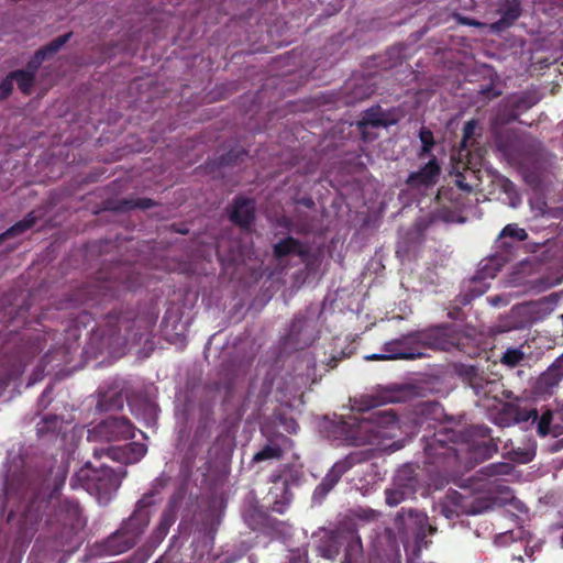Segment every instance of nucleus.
I'll list each match as a JSON object with an SVG mask.
<instances>
[{"instance_id":"e2e57ef3","label":"nucleus","mask_w":563,"mask_h":563,"mask_svg":"<svg viewBox=\"0 0 563 563\" xmlns=\"http://www.w3.org/2000/svg\"><path fill=\"white\" fill-rule=\"evenodd\" d=\"M33 57H34L35 59H37V60L40 62V64H41V65H42V63H43L45 59L49 58V56H48V55H46V53L44 52V49H43L42 47H41V48H38V49L35 52V54H34V56H33Z\"/></svg>"},{"instance_id":"13d9d810","label":"nucleus","mask_w":563,"mask_h":563,"mask_svg":"<svg viewBox=\"0 0 563 563\" xmlns=\"http://www.w3.org/2000/svg\"><path fill=\"white\" fill-rule=\"evenodd\" d=\"M207 438H209V431L207 426H199L195 431L192 442L198 443L200 440Z\"/></svg>"},{"instance_id":"0e129e2a","label":"nucleus","mask_w":563,"mask_h":563,"mask_svg":"<svg viewBox=\"0 0 563 563\" xmlns=\"http://www.w3.org/2000/svg\"><path fill=\"white\" fill-rule=\"evenodd\" d=\"M461 22H462V24L468 25V26H478V25H481L479 22H477L476 20L471 19V18H462Z\"/></svg>"},{"instance_id":"e433bc0d","label":"nucleus","mask_w":563,"mask_h":563,"mask_svg":"<svg viewBox=\"0 0 563 563\" xmlns=\"http://www.w3.org/2000/svg\"><path fill=\"white\" fill-rule=\"evenodd\" d=\"M178 499L173 496L167 504V507L162 512L157 527L168 533L170 527L174 525L177 518Z\"/></svg>"},{"instance_id":"f704fd0d","label":"nucleus","mask_w":563,"mask_h":563,"mask_svg":"<svg viewBox=\"0 0 563 563\" xmlns=\"http://www.w3.org/2000/svg\"><path fill=\"white\" fill-rule=\"evenodd\" d=\"M10 78H13L19 90L24 96H30L33 92L35 76L32 75V71H24L23 69L12 70L10 71Z\"/></svg>"},{"instance_id":"1a4fd4ad","label":"nucleus","mask_w":563,"mask_h":563,"mask_svg":"<svg viewBox=\"0 0 563 563\" xmlns=\"http://www.w3.org/2000/svg\"><path fill=\"white\" fill-rule=\"evenodd\" d=\"M135 427L125 417H108L88 431V440L112 442L134 438Z\"/></svg>"},{"instance_id":"a878e982","label":"nucleus","mask_w":563,"mask_h":563,"mask_svg":"<svg viewBox=\"0 0 563 563\" xmlns=\"http://www.w3.org/2000/svg\"><path fill=\"white\" fill-rule=\"evenodd\" d=\"M388 124L389 123L385 119L382 108L379 106H375L363 113L362 119L357 122V129L363 139L368 140L369 135L367 128H387Z\"/></svg>"},{"instance_id":"aec40b11","label":"nucleus","mask_w":563,"mask_h":563,"mask_svg":"<svg viewBox=\"0 0 563 563\" xmlns=\"http://www.w3.org/2000/svg\"><path fill=\"white\" fill-rule=\"evenodd\" d=\"M536 100L530 93H521L512 96L507 101V110L499 113L498 119L504 123L517 121L523 112L533 107Z\"/></svg>"},{"instance_id":"f8f14e48","label":"nucleus","mask_w":563,"mask_h":563,"mask_svg":"<svg viewBox=\"0 0 563 563\" xmlns=\"http://www.w3.org/2000/svg\"><path fill=\"white\" fill-rule=\"evenodd\" d=\"M536 143L533 137L521 135L514 130L495 132V145L497 150L510 162L523 159L528 148Z\"/></svg>"},{"instance_id":"49530a36","label":"nucleus","mask_w":563,"mask_h":563,"mask_svg":"<svg viewBox=\"0 0 563 563\" xmlns=\"http://www.w3.org/2000/svg\"><path fill=\"white\" fill-rule=\"evenodd\" d=\"M73 32H68L66 34L59 35L48 44L42 46L46 55L52 57L54 54L60 51V48L70 40Z\"/></svg>"},{"instance_id":"c03bdc74","label":"nucleus","mask_w":563,"mask_h":563,"mask_svg":"<svg viewBox=\"0 0 563 563\" xmlns=\"http://www.w3.org/2000/svg\"><path fill=\"white\" fill-rule=\"evenodd\" d=\"M249 153L243 148H232L228 153L221 155L219 157L218 165L219 166H231L238 163L243 162L244 157L247 156Z\"/></svg>"},{"instance_id":"412c9836","label":"nucleus","mask_w":563,"mask_h":563,"mask_svg":"<svg viewBox=\"0 0 563 563\" xmlns=\"http://www.w3.org/2000/svg\"><path fill=\"white\" fill-rule=\"evenodd\" d=\"M563 380V353L543 372L538 380L537 387L541 393L552 394Z\"/></svg>"},{"instance_id":"f3484780","label":"nucleus","mask_w":563,"mask_h":563,"mask_svg":"<svg viewBox=\"0 0 563 563\" xmlns=\"http://www.w3.org/2000/svg\"><path fill=\"white\" fill-rule=\"evenodd\" d=\"M301 477V472L295 470L290 465H284L280 471H276L272 473L269 476V482L273 484H277L279 482L284 485V494L286 501H275L273 505V511L278 514H284L286 510V507L290 503V498L286 497L288 494L290 485L297 484Z\"/></svg>"},{"instance_id":"de8ad7c7","label":"nucleus","mask_w":563,"mask_h":563,"mask_svg":"<svg viewBox=\"0 0 563 563\" xmlns=\"http://www.w3.org/2000/svg\"><path fill=\"white\" fill-rule=\"evenodd\" d=\"M73 32H68L66 34L59 35L48 44L42 46L46 55L52 57L54 54L60 51V48L70 40Z\"/></svg>"},{"instance_id":"bf43d9fd","label":"nucleus","mask_w":563,"mask_h":563,"mask_svg":"<svg viewBox=\"0 0 563 563\" xmlns=\"http://www.w3.org/2000/svg\"><path fill=\"white\" fill-rule=\"evenodd\" d=\"M366 361H393V357L389 356V353L383 352V353H374L366 355L364 357Z\"/></svg>"},{"instance_id":"69168bd1","label":"nucleus","mask_w":563,"mask_h":563,"mask_svg":"<svg viewBox=\"0 0 563 563\" xmlns=\"http://www.w3.org/2000/svg\"><path fill=\"white\" fill-rule=\"evenodd\" d=\"M300 202L309 209L314 207V201L312 198H302Z\"/></svg>"},{"instance_id":"052dcab7","label":"nucleus","mask_w":563,"mask_h":563,"mask_svg":"<svg viewBox=\"0 0 563 563\" xmlns=\"http://www.w3.org/2000/svg\"><path fill=\"white\" fill-rule=\"evenodd\" d=\"M41 67V64L37 59L34 57L31 58V60L26 65V69H23L24 71H32V75L36 76V73L38 68Z\"/></svg>"},{"instance_id":"864d4df0","label":"nucleus","mask_w":563,"mask_h":563,"mask_svg":"<svg viewBox=\"0 0 563 563\" xmlns=\"http://www.w3.org/2000/svg\"><path fill=\"white\" fill-rule=\"evenodd\" d=\"M288 563H308L307 550H294L290 551Z\"/></svg>"},{"instance_id":"423d86ee","label":"nucleus","mask_w":563,"mask_h":563,"mask_svg":"<svg viewBox=\"0 0 563 563\" xmlns=\"http://www.w3.org/2000/svg\"><path fill=\"white\" fill-rule=\"evenodd\" d=\"M168 478L159 476L154 479L147 493H145L135 504L130 517L122 521L120 528L133 539L135 544L141 536L147 529L151 521V507L156 504L155 497L159 496L166 487Z\"/></svg>"},{"instance_id":"bb28decb","label":"nucleus","mask_w":563,"mask_h":563,"mask_svg":"<svg viewBox=\"0 0 563 563\" xmlns=\"http://www.w3.org/2000/svg\"><path fill=\"white\" fill-rule=\"evenodd\" d=\"M64 417L56 413L45 415L37 423H36V434L38 438H56L63 429Z\"/></svg>"},{"instance_id":"2f4dec72","label":"nucleus","mask_w":563,"mask_h":563,"mask_svg":"<svg viewBox=\"0 0 563 563\" xmlns=\"http://www.w3.org/2000/svg\"><path fill=\"white\" fill-rule=\"evenodd\" d=\"M347 92L346 103H355L367 99L374 92V88L368 85L366 79L355 80L345 86Z\"/></svg>"},{"instance_id":"37998d69","label":"nucleus","mask_w":563,"mask_h":563,"mask_svg":"<svg viewBox=\"0 0 563 563\" xmlns=\"http://www.w3.org/2000/svg\"><path fill=\"white\" fill-rule=\"evenodd\" d=\"M419 139H420L422 145L418 153V157L424 158L431 153V151L434 146L433 133L431 130L423 126L419 131Z\"/></svg>"},{"instance_id":"c85d7f7f","label":"nucleus","mask_w":563,"mask_h":563,"mask_svg":"<svg viewBox=\"0 0 563 563\" xmlns=\"http://www.w3.org/2000/svg\"><path fill=\"white\" fill-rule=\"evenodd\" d=\"M341 545V537L334 532H329L319 540L317 552L323 559L334 560L340 553Z\"/></svg>"},{"instance_id":"0eeeda50","label":"nucleus","mask_w":563,"mask_h":563,"mask_svg":"<svg viewBox=\"0 0 563 563\" xmlns=\"http://www.w3.org/2000/svg\"><path fill=\"white\" fill-rule=\"evenodd\" d=\"M420 352L459 350L464 352V341L468 340L454 325L442 324L423 330H417Z\"/></svg>"},{"instance_id":"393cba45","label":"nucleus","mask_w":563,"mask_h":563,"mask_svg":"<svg viewBox=\"0 0 563 563\" xmlns=\"http://www.w3.org/2000/svg\"><path fill=\"white\" fill-rule=\"evenodd\" d=\"M521 1L508 0L500 9V19L489 25L490 31L494 33H501L506 31L515 24V22L521 16Z\"/></svg>"},{"instance_id":"4c0bfd02","label":"nucleus","mask_w":563,"mask_h":563,"mask_svg":"<svg viewBox=\"0 0 563 563\" xmlns=\"http://www.w3.org/2000/svg\"><path fill=\"white\" fill-rule=\"evenodd\" d=\"M385 495H386V503L389 506H397L400 503H402L404 500L415 497L412 495V489L410 487L401 488V487H398V485H395L394 482L391 484V487L387 488L385 490Z\"/></svg>"},{"instance_id":"680f3d73","label":"nucleus","mask_w":563,"mask_h":563,"mask_svg":"<svg viewBox=\"0 0 563 563\" xmlns=\"http://www.w3.org/2000/svg\"><path fill=\"white\" fill-rule=\"evenodd\" d=\"M362 545H361V540L357 539L356 541L352 542L349 544L347 549H346V554H345V560L343 563H350V552L352 550H357L360 549Z\"/></svg>"},{"instance_id":"6e6d98bb","label":"nucleus","mask_w":563,"mask_h":563,"mask_svg":"<svg viewBox=\"0 0 563 563\" xmlns=\"http://www.w3.org/2000/svg\"><path fill=\"white\" fill-rule=\"evenodd\" d=\"M476 129V121L470 120L463 126L462 144L465 145L474 135Z\"/></svg>"},{"instance_id":"c9c22d12","label":"nucleus","mask_w":563,"mask_h":563,"mask_svg":"<svg viewBox=\"0 0 563 563\" xmlns=\"http://www.w3.org/2000/svg\"><path fill=\"white\" fill-rule=\"evenodd\" d=\"M393 482L401 488L410 487L412 489V495L415 496L418 486V478L411 466H404L399 468Z\"/></svg>"},{"instance_id":"4d7b16f0","label":"nucleus","mask_w":563,"mask_h":563,"mask_svg":"<svg viewBox=\"0 0 563 563\" xmlns=\"http://www.w3.org/2000/svg\"><path fill=\"white\" fill-rule=\"evenodd\" d=\"M245 521L252 529H256V526L261 523L263 516L262 514H251L250 511L244 514Z\"/></svg>"},{"instance_id":"09e8293b","label":"nucleus","mask_w":563,"mask_h":563,"mask_svg":"<svg viewBox=\"0 0 563 563\" xmlns=\"http://www.w3.org/2000/svg\"><path fill=\"white\" fill-rule=\"evenodd\" d=\"M52 393H53V385L46 386L45 389L42 391L41 396L37 399V404H36L38 411L45 410L51 405Z\"/></svg>"},{"instance_id":"a19ab883","label":"nucleus","mask_w":563,"mask_h":563,"mask_svg":"<svg viewBox=\"0 0 563 563\" xmlns=\"http://www.w3.org/2000/svg\"><path fill=\"white\" fill-rule=\"evenodd\" d=\"M91 290L87 287L80 288L70 295L68 302L66 303V308H77L80 306L84 307H92L90 303L93 299L90 297Z\"/></svg>"},{"instance_id":"72a5a7b5","label":"nucleus","mask_w":563,"mask_h":563,"mask_svg":"<svg viewBox=\"0 0 563 563\" xmlns=\"http://www.w3.org/2000/svg\"><path fill=\"white\" fill-rule=\"evenodd\" d=\"M284 456V449L280 443L269 441L253 455V463H261L268 460H280Z\"/></svg>"},{"instance_id":"5fc2aeb1","label":"nucleus","mask_w":563,"mask_h":563,"mask_svg":"<svg viewBox=\"0 0 563 563\" xmlns=\"http://www.w3.org/2000/svg\"><path fill=\"white\" fill-rule=\"evenodd\" d=\"M511 454H512V459L519 463H528L534 456V453L529 450H518V451L512 450Z\"/></svg>"},{"instance_id":"5701e85b","label":"nucleus","mask_w":563,"mask_h":563,"mask_svg":"<svg viewBox=\"0 0 563 563\" xmlns=\"http://www.w3.org/2000/svg\"><path fill=\"white\" fill-rule=\"evenodd\" d=\"M292 254L299 256L302 262L310 256L309 249L292 236L284 238L273 245V255L278 261Z\"/></svg>"},{"instance_id":"dca6fc26","label":"nucleus","mask_w":563,"mask_h":563,"mask_svg":"<svg viewBox=\"0 0 563 563\" xmlns=\"http://www.w3.org/2000/svg\"><path fill=\"white\" fill-rule=\"evenodd\" d=\"M317 339L314 328L305 318H295L285 338V344L295 350H303L310 346Z\"/></svg>"},{"instance_id":"8fccbe9b","label":"nucleus","mask_w":563,"mask_h":563,"mask_svg":"<svg viewBox=\"0 0 563 563\" xmlns=\"http://www.w3.org/2000/svg\"><path fill=\"white\" fill-rule=\"evenodd\" d=\"M13 78H10V73L0 82V100L8 99L13 91Z\"/></svg>"},{"instance_id":"a211bd4d","label":"nucleus","mask_w":563,"mask_h":563,"mask_svg":"<svg viewBox=\"0 0 563 563\" xmlns=\"http://www.w3.org/2000/svg\"><path fill=\"white\" fill-rule=\"evenodd\" d=\"M441 173L437 157H432L419 170L408 175L406 184L412 188L431 187L435 185Z\"/></svg>"},{"instance_id":"4be33fe9","label":"nucleus","mask_w":563,"mask_h":563,"mask_svg":"<svg viewBox=\"0 0 563 563\" xmlns=\"http://www.w3.org/2000/svg\"><path fill=\"white\" fill-rule=\"evenodd\" d=\"M538 419L537 409L521 408L516 405H508L496 417V422L501 426H511L515 423L527 422L529 420L536 421Z\"/></svg>"},{"instance_id":"473e14b6","label":"nucleus","mask_w":563,"mask_h":563,"mask_svg":"<svg viewBox=\"0 0 563 563\" xmlns=\"http://www.w3.org/2000/svg\"><path fill=\"white\" fill-rule=\"evenodd\" d=\"M124 399L121 393H102L97 402V409L102 412L118 411L123 408Z\"/></svg>"},{"instance_id":"a18cd8bd","label":"nucleus","mask_w":563,"mask_h":563,"mask_svg":"<svg viewBox=\"0 0 563 563\" xmlns=\"http://www.w3.org/2000/svg\"><path fill=\"white\" fill-rule=\"evenodd\" d=\"M526 357V354L525 352L519 349V347H516V349H507L501 358H500V362L508 366V367H516L517 365H519Z\"/></svg>"},{"instance_id":"4468645a","label":"nucleus","mask_w":563,"mask_h":563,"mask_svg":"<svg viewBox=\"0 0 563 563\" xmlns=\"http://www.w3.org/2000/svg\"><path fill=\"white\" fill-rule=\"evenodd\" d=\"M41 350L42 345L37 335L27 352L19 354L12 362L5 356L7 362L0 366V391L7 389L11 380L16 379L24 372L27 362Z\"/></svg>"},{"instance_id":"338daca9","label":"nucleus","mask_w":563,"mask_h":563,"mask_svg":"<svg viewBox=\"0 0 563 563\" xmlns=\"http://www.w3.org/2000/svg\"><path fill=\"white\" fill-rule=\"evenodd\" d=\"M336 363H338V358L336 357H332L330 363H329V366L331 368H334L336 366Z\"/></svg>"},{"instance_id":"6e6552de","label":"nucleus","mask_w":563,"mask_h":563,"mask_svg":"<svg viewBox=\"0 0 563 563\" xmlns=\"http://www.w3.org/2000/svg\"><path fill=\"white\" fill-rule=\"evenodd\" d=\"M395 522L399 532L407 538L412 537L419 547L422 543L427 545V536L433 534L437 530L435 527L429 523L426 514L413 509L406 510L402 508L397 514Z\"/></svg>"},{"instance_id":"ddd939ff","label":"nucleus","mask_w":563,"mask_h":563,"mask_svg":"<svg viewBox=\"0 0 563 563\" xmlns=\"http://www.w3.org/2000/svg\"><path fill=\"white\" fill-rule=\"evenodd\" d=\"M382 350L383 352L389 353V356L393 357V361H409L429 356L428 353L420 352L417 330L401 334L396 339L385 342Z\"/></svg>"},{"instance_id":"ea45409f","label":"nucleus","mask_w":563,"mask_h":563,"mask_svg":"<svg viewBox=\"0 0 563 563\" xmlns=\"http://www.w3.org/2000/svg\"><path fill=\"white\" fill-rule=\"evenodd\" d=\"M37 219L38 218L35 216V213L31 211L24 217V219L15 222L12 227L7 229L4 231V235L9 238L21 235L25 231L32 229L36 224Z\"/></svg>"},{"instance_id":"b1692460","label":"nucleus","mask_w":563,"mask_h":563,"mask_svg":"<svg viewBox=\"0 0 563 563\" xmlns=\"http://www.w3.org/2000/svg\"><path fill=\"white\" fill-rule=\"evenodd\" d=\"M465 498L459 493H454L453 495V505H449L448 503H443L440 505L439 512L448 520H453L460 516V509H466L467 506L464 504ZM489 507L488 500H477V503H473L468 509H472L470 514H477V509H487Z\"/></svg>"},{"instance_id":"39448f33","label":"nucleus","mask_w":563,"mask_h":563,"mask_svg":"<svg viewBox=\"0 0 563 563\" xmlns=\"http://www.w3.org/2000/svg\"><path fill=\"white\" fill-rule=\"evenodd\" d=\"M168 478L159 476L154 479L147 493H145L135 504L130 517L122 521L120 528L133 539L135 544L141 536L147 529L151 521V507L156 504L155 497L159 496L166 487Z\"/></svg>"},{"instance_id":"9d476101","label":"nucleus","mask_w":563,"mask_h":563,"mask_svg":"<svg viewBox=\"0 0 563 563\" xmlns=\"http://www.w3.org/2000/svg\"><path fill=\"white\" fill-rule=\"evenodd\" d=\"M54 516L56 522L60 526V533L57 539L60 545H65L71 541L84 525L80 505L74 499H60Z\"/></svg>"},{"instance_id":"7c9ffc66","label":"nucleus","mask_w":563,"mask_h":563,"mask_svg":"<svg viewBox=\"0 0 563 563\" xmlns=\"http://www.w3.org/2000/svg\"><path fill=\"white\" fill-rule=\"evenodd\" d=\"M518 242H514L508 238H499L497 236L495 241L496 254L494 256V261L497 262L498 265L509 262L514 258L516 251L519 247Z\"/></svg>"},{"instance_id":"6ab92c4d","label":"nucleus","mask_w":563,"mask_h":563,"mask_svg":"<svg viewBox=\"0 0 563 563\" xmlns=\"http://www.w3.org/2000/svg\"><path fill=\"white\" fill-rule=\"evenodd\" d=\"M230 220L241 229H250L255 220L254 201L250 198L235 197L230 212Z\"/></svg>"},{"instance_id":"cd10ccee","label":"nucleus","mask_w":563,"mask_h":563,"mask_svg":"<svg viewBox=\"0 0 563 563\" xmlns=\"http://www.w3.org/2000/svg\"><path fill=\"white\" fill-rule=\"evenodd\" d=\"M135 545L133 539L119 527L117 531L111 533L103 543L104 551L108 554L115 555L129 551Z\"/></svg>"},{"instance_id":"f257e3e1","label":"nucleus","mask_w":563,"mask_h":563,"mask_svg":"<svg viewBox=\"0 0 563 563\" xmlns=\"http://www.w3.org/2000/svg\"><path fill=\"white\" fill-rule=\"evenodd\" d=\"M490 428L484 424L473 426L471 435L488 438V441L470 443L461 431L441 427L431 437L423 435L426 464L433 467L432 472L441 476L445 482H452L461 487H473L505 494L509 487L500 479V475H509L514 465L498 462L483 466L474 477L466 482L473 484L464 485L462 476L472 470L476 464L492 457L497 452L499 438L490 435Z\"/></svg>"},{"instance_id":"2eb2a0df","label":"nucleus","mask_w":563,"mask_h":563,"mask_svg":"<svg viewBox=\"0 0 563 563\" xmlns=\"http://www.w3.org/2000/svg\"><path fill=\"white\" fill-rule=\"evenodd\" d=\"M147 453V446L140 442H130L121 446H108L106 449H95L93 455L100 457L107 455L111 460L121 464H134L140 462Z\"/></svg>"},{"instance_id":"20e7f679","label":"nucleus","mask_w":563,"mask_h":563,"mask_svg":"<svg viewBox=\"0 0 563 563\" xmlns=\"http://www.w3.org/2000/svg\"><path fill=\"white\" fill-rule=\"evenodd\" d=\"M132 320L128 313L111 311L107 314L104 324L93 330V338L100 340L99 349L114 350L119 346L125 345L129 341L141 340L142 333L134 332Z\"/></svg>"},{"instance_id":"9b49d317","label":"nucleus","mask_w":563,"mask_h":563,"mask_svg":"<svg viewBox=\"0 0 563 563\" xmlns=\"http://www.w3.org/2000/svg\"><path fill=\"white\" fill-rule=\"evenodd\" d=\"M365 460L362 452H352L342 460L335 462L322 481L313 490L312 498L314 501L321 503L327 495L335 487L342 476L356 464Z\"/></svg>"},{"instance_id":"58836bf2","label":"nucleus","mask_w":563,"mask_h":563,"mask_svg":"<svg viewBox=\"0 0 563 563\" xmlns=\"http://www.w3.org/2000/svg\"><path fill=\"white\" fill-rule=\"evenodd\" d=\"M37 219L38 218L35 216V213L31 211L24 217V219L15 222L12 227L7 229L4 231V235L9 238L21 235L25 231L32 229L36 224Z\"/></svg>"},{"instance_id":"774afa93","label":"nucleus","mask_w":563,"mask_h":563,"mask_svg":"<svg viewBox=\"0 0 563 563\" xmlns=\"http://www.w3.org/2000/svg\"><path fill=\"white\" fill-rule=\"evenodd\" d=\"M291 424H292V429L289 430L290 432H296L297 429H299V426L297 424V422L295 420H291Z\"/></svg>"},{"instance_id":"f03ea898","label":"nucleus","mask_w":563,"mask_h":563,"mask_svg":"<svg viewBox=\"0 0 563 563\" xmlns=\"http://www.w3.org/2000/svg\"><path fill=\"white\" fill-rule=\"evenodd\" d=\"M397 416L391 411H371L350 417L344 421L346 439L353 445L373 444L384 437V428L396 423Z\"/></svg>"},{"instance_id":"79ce46f5","label":"nucleus","mask_w":563,"mask_h":563,"mask_svg":"<svg viewBox=\"0 0 563 563\" xmlns=\"http://www.w3.org/2000/svg\"><path fill=\"white\" fill-rule=\"evenodd\" d=\"M499 238H508L514 242L521 243L528 239V232L517 223H509L499 232Z\"/></svg>"},{"instance_id":"3c124183","label":"nucleus","mask_w":563,"mask_h":563,"mask_svg":"<svg viewBox=\"0 0 563 563\" xmlns=\"http://www.w3.org/2000/svg\"><path fill=\"white\" fill-rule=\"evenodd\" d=\"M552 421V413L550 411H547L541 415L539 421H538V433L540 435H547L550 430V424Z\"/></svg>"},{"instance_id":"c756f323","label":"nucleus","mask_w":563,"mask_h":563,"mask_svg":"<svg viewBox=\"0 0 563 563\" xmlns=\"http://www.w3.org/2000/svg\"><path fill=\"white\" fill-rule=\"evenodd\" d=\"M156 206V202L150 198H122L111 202L108 209L117 212H126L134 209L146 210Z\"/></svg>"},{"instance_id":"7ed1b4c3","label":"nucleus","mask_w":563,"mask_h":563,"mask_svg":"<svg viewBox=\"0 0 563 563\" xmlns=\"http://www.w3.org/2000/svg\"><path fill=\"white\" fill-rule=\"evenodd\" d=\"M75 478L99 504H108L121 486V473L111 467L101 465L92 467L90 462L85 463L75 474Z\"/></svg>"},{"instance_id":"603ef678","label":"nucleus","mask_w":563,"mask_h":563,"mask_svg":"<svg viewBox=\"0 0 563 563\" xmlns=\"http://www.w3.org/2000/svg\"><path fill=\"white\" fill-rule=\"evenodd\" d=\"M166 536H167V532H165L164 530H161V528H158L156 526L148 538V547L150 548L157 547L165 539Z\"/></svg>"}]
</instances>
